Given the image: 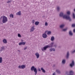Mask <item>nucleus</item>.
I'll use <instances>...</instances> for the list:
<instances>
[{
    "label": "nucleus",
    "instance_id": "obj_1",
    "mask_svg": "<svg viewBox=\"0 0 75 75\" xmlns=\"http://www.w3.org/2000/svg\"><path fill=\"white\" fill-rule=\"evenodd\" d=\"M67 15H64L63 16V18H65L66 20H69L70 21H71V18L69 16L71 13L70 11H68L67 13Z\"/></svg>",
    "mask_w": 75,
    "mask_h": 75
},
{
    "label": "nucleus",
    "instance_id": "obj_2",
    "mask_svg": "<svg viewBox=\"0 0 75 75\" xmlns=\"http://www.w3.org/2000/svg\"><path fill=\"white\" fill-rule=\"evenodd\" d=\"M30 69L32 71H34V72H35V75H37L38 71L37 69L34 66H33L31 67Z\"/></svg>",
    "mask_w": 75,
    "mask_h": 75
},
{
    "label": "nucleus",
    "instance_id": "obj_3",
    "mask_svg": "<svg viewBox=\"0 0 75 75\" xmlns=\"http://www.w3.org/2000/svg\"><path fill=\"white\" fill-rule=\"evenodd\" d=\"M3 19L2 20V23H6L8 21V18L7 17L4 16H3Z\"/></svg>",
    "mask_w": 75,
    "mask_h": 75
},
{
    "label": "nucleus",
    "instance_id": "obj_4",
    "mask_svg": "<svg viewBox=\"0 0 75 75\" xmlns=\"http://www.w3.org/2000/svg\"><path fill=\"white\" fill-rule=\"evenodd\" d=\"M49 47H50V45H47L46 46H45L44 47H43L42 49V51H45L48 48H49Z\"/></svg>",
    "mask_w": 75,
    "mask_h": 75
},
{
    "label": "nucleus",
    "instance_id": "obj_5",
    "mask_svg": "<svg viewBox=\"0 0 75 75\" xmlns=\"http://www.w3.org/2000/svg\"><path fill=\"white\" fill-rule=\"evenodd\" d=\"M26 44V42H19L18 43L19 45H24Z\"/></svg>",
    "mask_w": 75,
    "mask_h": 75
},
{
    "label": "nucleus",
    "instance_id": "obj_6",
    "mask_svg": "<svg viewBox=\"0 0 75 75\" xmlns=\"http://www.w3.org/2000/svg\"><path fill=\"white\" fill-rule=\"evenodd\" d=\"M35 55L36 56L37 58H39V57H40V54H39L38 52H36L35 54Z\"/></svg>",
    "mask_w": 75,
    "mask_h": 75
},
{
    "label": "nucleus",
    "instance_id": "obj_7",
    "mask_svg": "<svg viewBox=\"0 0 75 75\" xmlns=\"http://www.w3.org/2000/svg\"><path fill=\"white\" fill-rule=\"evenodd\" d=\"M35 30V27L34 26H33L31 27V29H30V31L31 32H33V31H34V30Z\"/></svg>",
    "mask_w": 75,
    "mask_h": 75
},
{
    "label": "nucleus",
    "instance_id": "obj_8",
    "mask_svg": "<svg viewBox=\"0 0 75 75\" xmlns=\"http://www.w3.org/2000/svg\"><path fill=\"white\" fill-rule=\"evenodd\" d=\"M2 41L4 44H7V40L6 39H4L2 40Z\"/></svg>",
    "mask_w": 75,
    "mask_h": 75
},
{
    "label": "nucleus",
    "instance_id": "obj_9",
    "mask_svg": "<svg viewBox=\"0 0 75 75\" xmlns=\"http://www.w3.org/2000/svg\"><path fill=\"white\" fill-rule=\"evenodd\" d=\"M74 72L73 71H70L69 72V74L68 75H74Z\"/></svg>",
    "mask_w": 75,
    "mask_h": 75
},
{
    "label": "nucleus",
    "instance_id": "obj_10",
    "mask_svg": "<svg viewBox=\"0 0 75 75\" xmlns=\"http://www.w3.org/2000/svg\"><path fill=\"white\" fill-rule=\"evenodd\" d=\"M5 49V48H4V47L2 46L0 48V51H4Z\"/></svg>",
    "mask_w": 75,
    "mask_h": 75
},
{
    "label": "nucleus",
    "instance_id": "obj_11",
    "mask_svg": "<svg viewBox=\"0 0 75 75\" xmlns=\"http://www.w3.org/2000/svg\"><path fill=\"white\" fill-rule=\"evenodd\" d=\"M70 65L71 67H72L74 65V61H73L72 63L70 64Z\"/></svg>",
    "mask_w": 75,
    "mask_h": 75
},
{
    "label": "nucleus",
    "instance_id": "obj_12",
    "mask_svg": "<svg viewBox=\"0 0 75 75\" xmlns=\"http://www.w3.org/2000/svg\"><path fill=\"white\" fill-rule=\"evenodd\" d=\"M69 34L70 36H71V37H72V36H73V33H72V31L71 30H70L69 31Z\"/></svg>",
    "mask_w": 75,
    "mask_h": 75
},
{
    "label": "nucleus",
    "instance_id": "obj_13",
    "mask_svg": "<svg viewBox=\"0 0 75 75\" xmlns=\"http://www.w3.org/2000/svg\"><path fill=\"white\" fill-rule=\"evenodd\" d=\"M47 34L46 33H44L42 35V37L44 38H47Z\"/></svg>",
    "mask_w": 75,
    "mask_h": 75
},
{
    "label": "nucleus",
    "instance_id": "obj_14",
    "mask_svg": "<svg viewBox=\"0 0 75 75\" xmlns=\"http://www.w3.org/2000/svg\"><path fill=\"white\" fill-rule=\"evenodd\" d=\"M55 50L54 48H51L49 49V51L50 52H51L53 51H55Z\"/></svg>",
    "mask_w": 75,
    "mask_h": 75
},
{
    "label": "nucleus",
    "instance_id": "obj_15",
    "mask_svg": "<svg viewBox=\"0 0 75 75\" xmlns=\"http://www.w3.org/2000/svg\"><path fill=\"white\" fill-rule=\"evenodd\" d=\"M16 15H18V16H21V11H19L17 13H16Z\"/></svg>",
    "mask_w": 75,
    "mask_h": 75
},
{
    "label": "nucleus",
    "instance_id": "obj_16",
    "mask_svg": "<svg viewBox=\"0 0 75 75\" xmlns=\"http://www.w3.org/2000/svg\"><path fill=\"white\" fill-rule=\"evenodd\" d=\"M54 45V42H52L51 43V44H50V46L49 45V47H48L49 48H50V47H53V45Z\"/></svg>",
    "mask_w": 75,
    "mask_h": 75
},
{
    "label": "nucleus",
    "instance_id": "obj_17",
    "mask_svg": "<svg viewBox=\"0 0 75 75\" xmlns=\"http://www.w3.org/2000/svg\"><path fill=\"white\" fill-rule=\"evenodd\" d=\"M69 52H67V54L66 55V58L68 59L69 58Z\"/></svg>",
    "mask_w": 75,
    "mask_h": 75
},
{
    "label": "nucleus",
    "instance_id": "obj_18",
    "mask_svg": "<svg viewBox=\"0 0 75 75\" xmlns=\"http://www.w3.org/2000/svg\"><path fill=\"white\" fill-rule=\"evenodd\" d=\"M60 17H63V18H64V13L63 12H61L60 14Z\"/></svg>",
    "mask_w": 75,
    "mask_h": 75
},
{
    "label": "nucleus",
    "instance_id": "obj_19",
    "mask_svg": "<svg viewBox=\"0 0 75 75\" xmlns=\"http://www.w3.org/2000/svg\"><path fill=\"white\" fill-rule=\"evenodd\" d=\"M64 26H65V25L63 24H62L60 26V28H63L64 27Z\"/></svg>",
    "mask_w": 75,
    "mask_h": 75
},
{
    "label": "nucleus",
    "instance_id": "obj_20",
    "mask_svg": "<svg viewBox=\"0 0 75 75\" xmlns=\"http://www.w3.org/2000/svg\"><path fill=\"white\" fill-rule=\"evenodd\" d=\"M60 9L61 8L59 6H57V11L58 12H59V11H60Z\"/></svg>",
    "mask_w": 75,
    "mask_h": 75
},
{
    "label": "nucleus",
    "instance_id": "obj_21",
    "mask_svg": "<svg viewBox=\"0 0 75 75\" xmlns=\"http://www.w3.org/2000/svg\"><path fill=\"white\" fill-rule=\"evenodd\" d=\"M41 69L42 71V72H43V73H45V70L42 67L41 68Z\"/></svg>",
    "mask_w": 75,
    "mask_h": 75
},
{
    "label": "nucleus",
    "instance_id": "obj_22",
    "mask_svg": "<svg viewBox=\"0 0 75 75\" xmlns=\"http://www.w3.org/2000/svg\"><path fill=\"white\" fill-rule=\"evenodd\" d=\"M66 61V60L65 59H63L62 61V63L63 64H65V62Z\"/></svg>",
    "mask_w": 75,
    "mask_h": 75
},
{
    "label": "nucleus",
    "instance_id": "obj_23",
    "mask_svg": "<svg viewBox=\"0 0 75 75\" xmlns=\"http://www.w3.org/2000/svg\"><path fill=\"white\" fill-rule=\"evenodd\" d=\"M39 23H40V22H39L36 21L35 22V24L36 25H38V24H39Z\"/></svg>",
    "mask_w": 75,
    "mask_h": 75
},
{
    "label": "nucleus",
    "instance_id": "obj_24",
    "mask_svg": "<svg viewBox=\"0 0 75 75\" xmlns=\"http://www.w3.org/2000/svg\"><path fill=\"white\" fill-rule=\"evenodd\" d=\"M22 68V69H24V68H25V65H21Z\"/></svg>",
    "mask_w": 75,
    "mask_h": 75
},
{
    "label": "nucleus",
    "instance_id": "obj_25",
    "mask_svg": "<svg viewBox=\"0 0 75 75\" xmlns=\"http://www.w3.org/2000/svg\"><path fill=\"white\" fill-rule=\"evenodd\" d=\"M10 17L11 18H14V16L13 15V14H10Z\"/></svg>",
    "mask_w": 75,
    "mask_h": 75
},
{
    "label": "nucleus",
    "instance_id": "obj_26",
    "mask_svg": "<svg viewBox=\"0 0 75 75\" xmlns=\"http://www.w3.org/2000/svg\"><path fill=\"white\" fill-rule=\"evenodd\" d=\"M57 73H58L59 74H61V71L59 70H57Z\"/></svg>",
    "mask_w": 75,
    "mask_h": 75
},
{
    "label": "nucleus",
    "instance_id": "obj_27",
    "mask_svg": "<svg viewBox=\"0 0 75 75\" xmlns=\"http://www.w3.org/2000/svg\"><path fill=\"white\" fill-rule=\"evenodd\" d=\"M51 34V31H48L47 32V35H50Z\"/></svg>",
    "mask_w": 75,
    "mask_h": 75
},
{
    "label": "nucleus",
    "instance_id": "obj_28",
    "mask_svg": "<svg viewBox=\"0 0 75 75\" xmlns=\"http://www.w3.org/2000/svg\"><path fill=\"white\" fill-rule=\"evenodd\" d=\"M71 52L72 54H74V53H75V50H72L71 51Z\"/></svg>",
    "mask_w": 75,
    "mask_h": 75
},
{
    "label": "nucleus",
    "instance_id": "obj_29",
    "mask_svg": "<svg viewBox=\"0 0 75 75\" xmlns=\"http://www.w3.org/2000/svg\"><path fill=\"white\" fill-rule=\"evenodd\" d=\"M3 59L1 57H0V63H2V61Z\"/></svg>",
    "mask_w": 75,
    "mask_h": 75
},
{
    "label": "nucleus",
    "instance_id": "obj_30",
    "mask_svg": "<svg viewBox=\"0 0 75 75\" xmlns=\"http://www.w3.org/2000/svg\"><path fill=\"white\" fill-rule=\"evenodd\" d=\"M54 37L52 36L51 38V40L52 41H54Z\"/></svg>",
    "mask_w": 75,
    "mask_h": 75
},
{
    "label": "nucleus",
    "instance_id": "obj_31",
    "mask_svg": "<svg viewBox=\"0 0 75 75\" xmlns=\"http://www.w3.org/2000/svg\"><path fill=\"white\" fill-rule=\"evenodd\" d=\"M18 37H19L20 38H21V35H20V34L19 33L18 34Z\"/></svg>",
    "mask_w": 75,
    "mask_h": 75
},
{
    "label": "nucleus",
    "instance_id": "obj_32",
    "mask_svg": "<svg viewBox=\"0 0 75 75\" xmlns=\"http://www.w3.org/2000/svg\"><path fill=\"white\" fill-rule=\"evenodd\" d=\"M48 24L47 22H45V26H48Z\"/></svg>",
    "mask_w": 75,
    "mask_h": 75
},
{
    "label": "nucleus",
    "instance_id": "obj_33",
    "mask_svg": "<svg viewBox=\"0 0 75 75\" xmlns=\"http://www.w3.org/2000/svg\"><path fill=\"white\" fill-rule=\"evenodd\" d=\"M67 28L64 29L62 30L63 31H67Z\"/></svg>",
    "mask_w": 75,
    "mask_h": 75
},
{
    "label": "nucleus",
    "instance_id": "obj_34",
    "mask_svg": "<svg viewBox=\"0 0 75 75\" xmlns=\"http://www.w3.org/2000/svg\"><path fill=\"white\" fill-rule=\"evenodd\" d=\"M27 46H25L23 50H27Z\"/></svg>",
    "mask_w": 75,
    "mask_h": 75
},
{
    "label": "nucleus",
    "instance_id": "obj_35",
    "mask_svg": "<svg viewBox=\"0 0 75 75\" xmlns=\"http://www.w3.org/2000/svg\"><path fill=\"white\" fill-rule=\"evenodd\" d=\"M73 17L74 18H75V14H74V13H73Z\"/></svg>",
    "mask_w": 75,
    "mask_h": 75
},
{
    "label": "nucleus",
    "instance_id": "obj_36",
    "mask_svg": "<svg viewBox=\"0 0 75 75\" xmlns=\"http://www.w3.org/2000/svg\"><path fill=\"white\" fill-rule=\"evenodd\" d=\"M35 23V21L34 20H33L32 21V24H34Z\"/></svg>",
    "mask_w": 75,
    "mask_h": 75
},
{
    "label": "nucleus",
    "instance_id": "obj_37",
    "mask_svg": "<svg viewBox=\"0 0 75 75\" xmlns=\"http://www.w3.org/2000/svg\"><path fill=\"white\" fill-rule=\"evenodd\" d=\"M72 27H75V24H72Z\"/></svg>",
    "mask_w": 75,
    "mask_h": 75
},
{
    "label": "nucleus",
    "instance_id": "obj_38",
    "mask_svg": "<svg viewBox=\"0 0 75 75\" xmlns=\"http://www.w3.org/2000/svg\"><path fill=\"white\" fill-rule=\"evenodd\" d=\"M18 68L19 69L22 68L21 66L19 65L18 66Z\"/></svg>",
    "mask_w": 75,
    "mask_h": 75
},
{
    "label": "nucleus",
    "instance_id": "obj_39",
    "mask_svg": "<svg viewBox=\"0 0 75 75\" xmlns=\"http://www.w3.org/2000/svg\"><path fill=\"white\" fill-rule=\"evenodd\" d=\"M11 0L8 1L7 2V3H9L11 2Z\"/></svg>",
    "mask_w": 75,
    "mask_h": 75
},
{
    "label": "nucleus",
    "instance_id": "obj_40",
    "mask_svg": "<svg viewBox=\"0 0 75 75\" xmlns=\"http://www.w3.org/2000/svg\"><path fill=\"white\" fill-rule=\"evenodd\" d=\"M38 71H41V69L40 68H38Z\"/></svg>",
    "mask_w": 75,
    "mask_h": 75
},
{
    "label": "nucleus",
    "instance_id": "obj_41",
    "mask_svg": "<svg viewBox=\"0 0 75 75\" xmlns=\"http://www.w3.org/2000/svg\"><path fill=\"white\" fill-rule=\"evenodd\" d=\"M52 75H55V72H54Z\"/></svg>",
    "mask_w": 75,
    "mask_h": 75
},
{
    "label": "nucleus",
    "instance_id": "obj_42",
    "mask_svg": "<svg viewBox=\"0 0 75 75\" xmlns=\"http://www.w3.org/2000/svg\"><path fill=\"white\" fill-rule=\"evenodd\" d=\"M73 32H74V33H75V29H74L73 30Z\"/></svg>",
    "mask_w": 75,
    "mask_h": 75
},
{
    "label": "nucleus",
    "instance_id": "obj_43",
    "mask_svg": "<svg viewBox=\"0 0 75 75\" xmlns=\"http://www.w3.org/2000/svg\"><path fill=\"white\" fill-rule=\"evenodd\" d=\"M53 47H56V45H54V46H53Z\"/></svg>",
    "mask_w": 75,
    "mask_h": 75
},
{
    "label": "nucleus",
    "instance_id": "obj_44",
    "mask_svg": "<svg viewBox=\"0 0 75 75\" xmlns=\"http://www.w3.org/2000/svg\"><path fill=\"white\" fill-rule=\"evenodd\" d=\"M47 31H46L45 32V33H47Z\"/></svg>",
    "mask_w": 75,
    "mask_h": 75
},
{
    "label": "nucleus",
    "instance_id": "obj_45",
    "mask_svg": "<svg viewBox=\"0 0 75 75\" xmlns=\"http://www.w3.org/2000/svg\"><path fill=\"white\" fill-rule=\"evenodd\" d=\"M74 12H75V8L74 10Z\"/></svg>",
    "mask_w": 75,
    "mask_h": 75
},
{
    "label": "nucleus",
    "instance_id": "obj_46",
    "mask_svg": "<svg viewBox=\"0 0 75 75\" xmlns=\"http://www.w3.org/2000/svg\"><path fill=\"white\" fill-rule=\"evenodd\" d=\"M18 51H19V52H20V50H18Z\"/></svg>",
    "mask_w": 75,
    "mask_h": 75
},
{
    "label": "nucleus",
    "instance_id": "obj_47",
    "mask_svg": "<svg viewBox=\"0 0 75 75\" xmlns=\"http://www.w3.org/2000/svg\"><path fill=\"white\" fill-rule=\"evenodd\" d=\"M21 41H23V40H21Z\"/></svg>",
    "mask_w": 75,
    "mask_h": 75
},
{
    "label": "nucleus",
    "instance_id": "obj_48",
    "mask_svg": "<svg viewBox=\"0 0 75 75\" xmlns=\"http://www.w3.org/2000/svg\"><path fill=\"white\" fill-rule=\"evenodd\" d=\"M0 75H1V74H0Z\"/></svg>",
    "mask_w": 75,
    "mask_h": 75
}]
</instances>
